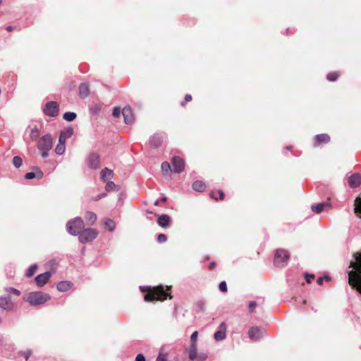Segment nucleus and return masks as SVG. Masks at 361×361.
Wrapping results in <instances>:
<instances>
[{
    "label": "nucleus",
    "instance_id": "nucleus-1",
    "mask_svg": "<svg viewBox=\"0 0 361 361\" xmlns=\"http://www.w3.org/2000/svg\"><path fill=\"white\" fill-rule=\"evenodd\" d=\"M353 268L348 272V283L361 294V252L355 255V261L350 262Z\"/></svg>",
    "mask_w": 361,
    "mask_h": 361
},
{
    "label": "nucleus",
    "instance_id": "nucleus-2",
    "mask_svg": "<svg viewBox=\"0 0 361 361\" xmlns=\"http://www.w3.org/2000/svg\"><path fill=\"white\" fill-rule=\"evenodd\" d=\"M51 299V296L46 293L41 291L31 292L27 295V302L32 306H37L44 304Z\"/></svg>",
    "mask_w": 361,
    "mask_h": 361
},
{
    "label": "nucleus",
    "instance_id": "nucleus-3",
    "mask_svg": "<svg viewBox=\"0 0 361 361\" xmlns=\"http://www.w3.org/2000/svg\"><path fill=\"white\" fill-rule=\"evenodd\" d=\"M85 227V224L81 217H75L66 224L68 233L71 235H78Z\"/></svg>",
    "mask_w": 361,
    "mask_h": 361
},
{
    "label": "nucleus",
    "instance_id": "nucleus-4",
    "mask_svg": "<svg viewBox=\"0 0 361 361\" xmlns=\"http://www.w3.org/2000/svg\"><path fill=\"white\" fill-rule=\"evenodd\" d=\"M169 294L164 290V286H159L153 288V290L145 295V300L151 302L154 300H164Z\"/></svg>",
    "mask_w": 361,
    "mask_h": 361
},
{
    "label": "nucleus",
    "instance_id": "nucleus-5",
    "mask_svg": "<svg viewBox=\"0 0 361 361\" xmlns=\"http://www.w3.org/2000/svg\"><path fill=\"white\" fill-rule=\"evenodd\" d=\"M98 235V232L95 228H87L82 229L78 235L80 243L84 244L94 240Z\"/></svg>",
    "mask_w": 361,
    "mask_h": 361
},
{
    "label": "nucleus",
    "instance_id": "nucleus-6",
    "mask_svg": "<svg viewBox=\"0 0 361 361\" xmlns=\"http://www.w3.org/2000/svg\"><path fill=\"white\" fill-rule=\"evenodd\" d=\"M289 253L286 250H277L275 254L274 263L278 267H283L287 264Z\"/></svg>",
    "mask_w": 361,
    "mask_h": 361
},
{
    "label": "nucleus",
    "instance_id": "nucleus-7",
    "mask_svg": "<svg viewBox=\"0 0 361 361\" xmlns=\"http://www.w3.org/2000/svg\"><path fill=\"white\" fill-rule=\"evenodd\" d=\"M43 112L46 116L56 117L59 113V105L56 102H49L45 104Z\"/></svg>",
    "mask_w": 361,
    "mask_h": 361
},
{
    "label": "nucleus",
    "instance_id": "nucleus-8",
    "mask_svg": "<svg viewBox=\"0 0 361 361\" xmlns=\"http://www.w3.org/2000/svg\"><path fill=\"white\" fill-rule=\"evenodd\" d=\"M39 150H51L52 148V138L50 134H47L39 138L37 144Z\"/></svg>",
    "mask_w": 361,
    "mask_h": 361
},
{
    "label": "nucleus",
    "instance_id": "nucleus-9",
    "mask_svg": "<svg viewBox=\"0 0 361 361\" xmlns=\"http://www.w3.org/2000/svg\"><path fill=\"white\" fill-rule=\"evenodd\" d=\"M173 169L175 173H180L185 169V162L183 159L179 157H174L171 160Z\"/></svg>",
    "mask_w": 361,
    "mask_h": 361
},
{
    "label": "nucleus",
    "instance_id": "nucleus-10",
    "mask_svg": "<svg viewBox=\"0 0 361 361\" xmlns=\"http://www.w3.org/2000/svg\"><path fill=\"white\" fill-rule=\"evenodd\" d=\"M86 161L90 168L97 169L99 166L100 158L97 154L92 153L88 156Z\"/></svg>",
    "mask_w": 361,
    "mask_h": 361
},
{
    "label": "nucleus",
    "instance_id": "nucleus-11",
    "mask_svg": "<svg viewBox=\"0 0 361 361\" xmlns=\"http://www.w3.org/2000/svg\"><path fill=\"white\" fill-rule=\"evenodd\" d=\"M14 304L10 296H0V309L11 311L13 309Z\"/></svg>",
    "mask_w": 361,
    "mask_h": 361
},
{
    "label": "nucleus",
    "instance_id": "nucleus-12",
    "mask_svg": "<svg viewBox=\"0 0 361 361\" xmlns=\"http://www.w3.org/2000/svg\"><path fill=\"white\" fill-rule=\"evenodd\" d=\"M50 277H51V272L46 271L43 274L37 275L35 277V281L39 287H42L48 282Z\"/></svg>",
    "mask_w": 361,
    "mask_h": 361
},
{
    "label": "nucleus",
    "instance_id": "nucleus-13",
    "mask_svg": "<svg viewBox=\"0 0 361 361\" xmlns=\"http://www.w3.org/2000/svg\"><path fill=\"white\" fill-rule=\"evenodd\" d=\"M348 185L350 188H357L361 185V174L355 173L348 177Z\"/></svg>",
    "mask_w": 361,
    "mask_h": 361
},
{
    "label": "nucleus",
    "instance_id": "nucleus-14",
    "mask_svg": "<svg viewBox=\"0 0 361 361\" xmlns=\"http://www.w3.org/2000/svg\"><path fill=\"white\" fill-rule=\"evenodd\" d=\"M121 112L124 118V122L126 124H130L133 122L134 116L130 106H125Z\"/></svg>",
    "mask_w": 361,
    "mask_h": 361
},
{
    "label": "nucleus",
    "instance_id": "nucleus-15",
    "mask_svg": "<svg viewBox=\"0 0 361 361\" xmlns=\"http://www.w3.org/2000/svg\"><path fill=\"white\" fill-rule=\"evenodd\" d=\"M226 326L224 322H221L219 325V329L214 333V339L217 341H223L226 338Z\"/></svg>",
    "mask_w": 361,
    "mask_h": 361
},
{
    "label": "nucleus",
    "instance_id": "nucleus-16",
    "mask_svg": "<svg viewBox=\"0 0 361 361\" xmlns=\"http://www.w3.org/2000/svg\"><path fill=\"white\" fill-rule=\"evenodd\" d=\"M263 332L258 327H252L248 332L249 338L252 341H257L262 336Z\"/></svg>",
    "mask_w": 361,
    "mask_h": 361
},
{
    "label": "nucleus",
    "instance_id": "nucleus-17",
    "mask_svg": "<svg viewBox=\"0 0 361 361\" xmlns=\"http://www.w3.org/2000/svg\"><path fill=\"white\" fill-rule=\"evenodd\" d=\"M35 172H28V173H25V179H27V180H31V179H34V178L41 179L43 177L44 173L39 168L37 167L35 169Z\"/></svg>",
    "mask_w": 361,
    "mask_h": 361
},
{
    "label": "nucleus",
    "instance_id": "nucleus-18",
    "mask_svg": "<svg viewBox=\"0 0 361 361\" xmlns=\"http://www.w3.org/2000/svg\"><path fill=\"white\" fill-rule=\"evenodd\" d=\"M314 146L317 147L322 143H328L330 141V137L328 134H319L316 135Z\"/></svg>",
    "mask_w": 361,
    "mask_h": 361
},
{
    "label": "nucleus",
    "instance_id": "nucleus-19",
    "mask_svg": "<svg viewBox=\"0 0 361 361\" xmlns=\"http://www.w3.org/2000/svg\"><path fill=\"white\" fill-rule=\"evenodd\" d=\"M73 133V130L71 128H68L61 131L59 140L66 142V140L71 137Z\"/></svg>",
    "mask_w": 361,
    "mask_h": 361
},
{
    "label": "nucleus",
    "instance_id": "nucleus-20",
    "mask_svg": "<svg viewBox=\"0 0 361 361\" xmlns=\"http://www.w3.org/2000/svg\"><path fill=\"white\" fill-rule=\"evenodd\" d=\"M161 142L162 137L159 134H154L150 137L149 143L152 147L157 148L159 147Z\"/></svg>",
    "mask_w": 361,
    "mask_h": 361
},
{
    "label": "nucleus",
    "instance_id": "nucleus-21",
    "mask_svg": "<svg viewBox=\"0 0 361 361\" xmlns=\"http://www.w3.org/2000/svg\"><path fill=\"white\" fill-rule=\"evenodd\" d=\"M85 219L90 226H92L97 221V216L95 213L87 211L85 212Z\"/></svg>",
    "mask_w": 361,
    "mask_h": 361
},
{
    "label": "nucleus",
    "instance_id": "nucleus-22",
    "mask_svg": "<svg viewBox=\"0 0 361 361\" xmlns=\"http://www.w3.org/2000/svg\"><path fill=\"white\" fill-rule=\"evenodd\" d=\"M329 206L328 203L321 202L312 204L311 209L315 214H319L324 211L326 207H329Z\"/></svg>",
    "mask_w": 361,
    "mask_h": 361
},
{
    "label": "nucleus",
    "instance_id": "nucleus-23",
    "mask_svg": "<svg viewBox=\"0 0 361 361\" xmlns=\"http://www.w3.org/2000/svg\"><path fill=\"white\" fill-rule=\"evenodd\" d=\"M170 217L166 214L161 215L157 220L159 226L162 228H166L169 226Z\"/></svg>",
    "mask_w": 361,
    "mask_h": 361
},
{
    "label": "nucleus",
    "instance_id": "nucleus-24",
    "mask_svg": "<svg viewBox=\"0 0 361 361\" xmlns=\"http://www.w3.org/2000/svg\"><path fill=\"white\" fill-rule=\"evenodd\" d=\"M71 283L66 281H61L56 286L58 290L61 292L67 291L71 288Z\"/></svg>",
    "mask_w": 361,
    "mask_h": 361
},
{
    "label": "nucleus",
    "instance_id": "nucleus-25",
    "mask_svg": "<svg viewBox=\"0 0 361 361\" xmlns=\"http://www.w3.org/2000/svg\"><path fill=\"white\" fill-rule=\"evenodd\" d=\"M90 92L88 85L85 83H82L79 86V94L80 97L85 98L88 96Z\"/></svg>",
    "mask_w": 361,
    "mask_h": 361
},
{
    "label": "nucleus",
    "instance_id": "nucleus-26",
    "mask_svg": "<svg viewBox=\"0 0 361 361\" xmlns=\"http://www.w3.org/2000/svg\"><path fill=\"white\" fill-rule=\"evenodd\" d=\"M355 213L361 218V194L356 198L355 201Z\"/></svg>",
    "mask_w": 361,
    "mask_h": 361
},
{
    "label": "nucleus",
    "instance_id": "nucleus-27",
    "mask_svg": "<svg viewBox=\"0 0 361 361\" xmlns=\"http://www.w3.org/2000/svg\"><path fill=\"white\" fill-rule=\"evenodd\" d=\"M113 176V171L107 168H104L101 171V179L106 181V178H111Z\"/></svg>",
    "mask_w": 361,
    "mask_h": 361
},
{
    "label": "nucleus",
    "instance_id": "nucleus-28",
    "mask_svg": "<svg viewBox=\"0 0 361 361\" xmlns=\"http://www.w3.org/2000/svg\"><path fill=\"white\" fill-rule=\"evenodd\" d=\"M206 186L202 181L196 180L192 183V188L197 192H202L204 190Z\"/></svg>",
    "mask_w": 361,
    "mask_h": 361
},
{
    "label": "nucleus",
    "instance_id": "nucleus-29",
    "mask_svg": "<svg viewBox=\"0 0 361 361\" xmlns=\"http://www.w3.org/2000/svg\"><path fill=\"white\" fill-rule=\"evenodd\" d=\"M197 344L191 343L190 348L188 351L189 358L194 360L197 355Z\"/></svg>",
    "mask_w": 361,
    "mask_h": 361
},
{
    "label": "nucleus",
    "instance_id": "nucleus-30",
    "mask_svg": "<svg viewBox=\"0 0 361 361\" xmlns=\"http://www.w3.org/2000/svg\"><path fill=\"white\" fill-rule=\"evenodd\" d=\"M65 143L64 142L59 140V144L55 148V152L57 154L61 155L64 153L66 149Z\"/></svg>",
    "mask_w": 361,
    "mask_h": 361
},
{
    "label": "nucleus",
    "instance_id": "nucleus-31",
    "mask_svg": "<svg viewBox=\"0 0 361 361\" xmlns=\"http://www.w3.org/2000/svg\"><path fill=\"white\" fill-rule=\"evenodd\" d=\"M104 226L111 232H113L116 228V223L110 219H108L104 221Z\"/></svg>",
    "mask_w": 361,
    "mask_h": 361
},
{
    "label": "nucleus",
    "instance_id": "nucleus-32",
    "mask_svg": "<svg viewBox=\"0 0 361 361\" xmlns=\"http://www.w3.org/2000/svg\"><path fill=\"white\" fill-rule=\"evenodd\" d=\"M210 196L215 200H223L224 193L222 190L213 191L210 193Z\"/></svg>",
    "mask_w": 361,
    "mask_h": 361
},
{
    "label": "nucleus",
    "instance_id": "nucleus-33",
    "mask_svg": "<svg viewBox=\"0 0 361 361\" xmlns=\"http://www.w3.org/2000/svg\"><path fill=\"white\" fill-rule=\"evenodd\" d=\"M63 118L67 121H72L76 118V114L68 111L63 114Z\"/></svg>",
    "mask_w": 361,
    "mask_h": 361
},
{
    "label": "nucleus",
    "instance_id": "nucleus-34",
    "mask_svg": "<svg viewBox=\"0 0 361 361\" xmlns=\"http://www.w3.org/2000/svg\"><path fill=\"white\" fill-rule=\"evenodd\" d=\"M39 135V132L37 126L33 127L30 130V138L32 140H36Z\"/></svg>",
    "mask_w": 361,
    "mask_h": 361
},
{
    "label": "nucleus",
    "instance_id": "nucleus-35",
    "mask_svg": "<svg viewBox=\"0 0 361 361\" xmlns=\"http://www.w3.org/2000/svg\"><path fill=\"white\" fill-rule=\"evenodd\" d=\"M4 290L8 294H14L17 296H19L20 295V290L13 287H6L4 288Z\"/></svg>",
    "mask_w": 361,
    "mask_h": 361
},
{
    "label": "nucleus",
    "instance_id": "nucleus-36",
    "mask_svg": "<svg viewBox=\"0 0 361 361\" xmlns=\"http://www.w3.org/2000/svg\"><path fill=\"white\" fill-rule=\"evenodd\" d=\"M12 162L16 168H19L22 166L23 159L20 157L16 156L13 158Z\"/></svg>",
    "mask_w": 361,
    "mask_h": 361
},
{
    "label": "nucleus",
    "instance_id": "nucleus-37",
    "mask_svg": "<svg viewBox=\"0 0 361 361\" xmlns=\"http://www.w3.org/2000/svg\"><path fill=\"white\" fill-rule=\"evenodd\" d=\"M37 264H32L27 270V272H26V276L27 277H30L32 276L35 272L37 270Z\"/></svg>",
    "mask_w": 361,
    "mask_h": 361
},
{
    "label": "nucleus",
    "instance_id": "nucleus-38",
    "mask_svg": "<svg viewBox=\"0 0 361 361\" xmlns=\"http://www.w3.org/2000/svg\"><path fill=\"white\" fill-rule=\"evenodd\" d=\"M339 74L338 72H332L327 75V80L331 82L336 81L337 78H338Z\"/></svg>",
    "mask_w": 361,
    "mask_h": 361
},
{
    "label": "nucleus",
    "instance_id": "nucleus-39",
    "mask_svg": "<svg viewBox=\"0 0 361 361\" xmlns=\"http://www.w3.org/2000/svg\"><path fill=\"white\" fill-rule=\"evenodd\" d=\"M161 170L164 172V173H169L171 171V166L169 164V162L167 161H164L161 164Z\"/></svg>",
    "mask_w": 361,
    "mask_h": 361
},
{
    "label": "nucleus",
    "instance_id": "nucleus-40",
    "mask_svg": "<svg viewBox=\"0 0 361 361\" xmlns=\"http://www.w3.org/2000/svg\"><path fill=\"white\" fill-rule=\"evenodd\" d=\"M207 358V355L206 353H199L197 355L195 361H206Z\"/></svg>",
    "mask_w": 361,
    "mask_h": 361
},
{
    "label": "nucleus",
    "instance_id": "nucleus-41",
    "mask_svg": "<svg viewBox=\"0 0 361 361\" xmlns=\"http://www.w3.org/2000/svg\"><path fill=\"white\" fill-rule=\"evenodd\" d=\"M116 188V185L114 182L112 181H108L106 183V190L109 192V191H112L115 189Z\"/></svg>",
    "mask_w": 361,
    "mask_h": 361
},
{
    "label": "nucleus",
    "instance_id": "nucleus-42",
    "mask_svg": "<svg viewBox=\"0 0 361 361\" xmlns=\"http://www.w3.org/2000/svg\"><path fill=\"white\" fill-rule=\"evenodd\" d=\"M219 288L221 292L226 293L227 291V285L226 281H221L219 283Z\"/></svg>",
    "mask_w": 361,
    "mask_h": 361
},
{
    "label": "nucleus",
    "instance_id": "nucleus-43",
    "mask_svg": "<svg viewBox=\"0 0 361 361\" xmlns=\"http://www.w3.org/2000/svg\"><path fill=\"white\" fill-rule=\"evenodd\" d=\"M167 240V237L165 234H159L158 236H157V241L159 243H164L166 242Z\"/></svg>",
    "mask_w": 361,
    "mask_h": 361
},
{
    "label": "nucleus",
    "instance_id": "nucleus-44",
    "mask_svg": "<svg viewBox=\"0 0 361 361\" xmlns=\"http://www.w3.org/2000/svg\"><path fill=\"white\" fill-rule=\"evenodd\" d=\"M197 336H198L197 331H194L192 334V335L190 336L191 343L197 344Z\"/></svg>",
    "mask_w": 361,
    "mask_h": 361
},
{
    "label": "nucleus",
    "instance_id": "nucleus-45",
    "mask_svg": "<svg viewBox=\"0 0 361 361\" xmlns=\"http://www.w3.org/2000/svg\"><path fill=\"white\" fill-rule=\"evenodd\" d=\"M156 361H167V355L166 354L159 353Z\"/></svg>",
    "mask_w": 361,
    "mask_h": 361
},
{
    "label": "nucleus",
    "instance_id": "nucleus-46",
    "mask_svg": "<svg viewBox=\"0 0 361 361\" xmlns=\"http://www.w3.org/2000/svg\"><path fill=\"white\" fill-rule=\"evenodd\" d=\"M121 115V109L119 107H114L113 110V116L114 117H119Z\"/></svg>",
    "mask_w": 361,
    "mask_h": 361
},
{
    "label": "nucleus",
    "instance_id": "nucleus-47",
    "mask_svg": "<svg viewBox=\"0 0 361 361\" xmlns=\"http://www.w3.org/2000/svg\"><path fill=\"white\" fill-rule=\"evenodd\" d=\"M106 194L105 192L101 193V194H99V195H97V196H95V197H92V200H94V201H98V200H99L100 199H102V198H103V197H106Z\"/></svg>",
    "mask_w": 361,
    "mask_h": 361
},
{
    "label": "nucleus",
    "instance_id": "nucleus-48",
    "mask_svg": "<svg viewBox=\"0 0 361 361\" xmlns=\"http://www.w3.org/2000/svg\"><path fill=\"white\" fill-rule=\"evenodd\" d=\"M248 306H249V310H250V312H253V311H254V310H255V307H256V306H257V304H256V302H255V301H251V302H250V303H249V305H248Z\"/></svg>",
    "mask_w": 361,
    "mask_h": 361
},
{
    "label": "nucleus",
    "instance_id": "nucleus-49",
    "mask_svg": "<svg viewBox=\"0 0 361 361\" xmlns=\"http://www.w3.org/2000/svg\"><path fill=\"white\" fill-rule=\"evenodd\" d=\"M191 100H192V96L190 94H186L185 96V102H183L181 103V105L184 106L185 102H190Z\"/></svg>",
    "mask_w": 361,
    "mask_h": 361
},
{
    "label": "nucleus",
    "instance_id": "nucleus-50",
    "mask_svg": "<svg viewBox=\"0 0 361 361\" xmlns=\"http://www.w3.org/2000/svg\"><path fill=\"white\" fill-rule=\"evenodd\" d=\"M314 278V274H305L306 281L309 283L311 282V280L313 279Z\"/></svg>",
    "mask_w": 361,
    "mask_h": 361
},
{
    "label": "nucleus",
    "instance_id": "nucleus-51",
    "mask_svg": "<svg viewBox=\"0 0 361 361\" xmlns=\"http://www.w3.org/2000/svg\"><path fill=\"white\" fill-rule=\"evenodd\" d=\"M23 355L25 356L26 360H28L29 357L32 354V350H27L25 352L23 353Z\"/></svg>",
    "mask_w": 361,
    "mask_h": 361
},
{
    "label": "nucleus",
    "instance_id": "nucleus-52",
    "mask_svg": "<svg viewBox=\"0 0 361 361\" xmlns=\"http://www.w3.org/2000/svg\"><path fill=\"white\" fill-rule=\"evenodd\" d=\"M135 361H145V356L140 353L136 356Z\"/></svg>",
    "mask_w": 361,
    "mask_h": 361
},
{
    "label": "nucleus",
    "instance_id": "nucleus-53",
    "mask_svg": "<svg viewBox=\"0 0 361 361\" xmlns=\"http://www.w3.org/2000/svg\"><path fill=\"white\" fill-rule=\"evenodd\" d=\"M42 152V158H47L49 155V152L50 150H45V149H42V150H40Z\"/></svg>",
    "mask_w": 361,
    "mask_h": 361
},
{
    "label": "nucleus",
    "instance_id": "nucleus-54",
    "mask_svg": "<svg viewBox=\"0 0 361 361\" xmlns=\"http://www.w3.org/2000/svg\"><path fill=\"white\" fill-rule=\"evenodd\" d=\"M323 281H324V278L323 277H319V278L317 279V283L319 285H322Z\"/></svg>",
    "mask_w": 361,
    "mask_h": 361
},
{
    "label": "nucleus",
    "instance_id": "nucleus-55",
    "mask_svg": "<svg viewBox=\"0 0 361 361\" xmlns=\"http://www.w3.org/2000/svg\"><path fill=\"white\" fill-rule=\"evenodd\" d=\"M214 266H215V262H211V263L209 264V269H212L213 267H214Z\"/></svg>",
    "mask_w": 361,
    "mask_h": 361
},
{
    "label": "nucleus",
    "instance_id": "nucleus-56",
    "mask_svg": "<svg viewBox=\"0 0 361 361\" xmlns=\"http://www.w3.org/2000/svg\"><path fill=\"white\" fill-rule=\"evenodd\" d=\"M6 30H7L8 31H11V30H13V27L12 26H8V27H6Z\"/></svg>",
    "mask_w": 361,
    "mask_h": 361
},
{
    "label": "nucleus",
    "instance_id": "nucleus-57",
    "mask_svg": "<svg viewBox=\"0 0 361 361\" xmlns=\"http://www.w3.org/2000/svg\"><path fill=\"white\" fill-rule=\"evenodd\" d=\"M286 149H288V150H291L292 146L291 145L287 146Z\"/></svg>",
    "mask_w": 361,
    "mask_h": 361
},
{
    "label": "nucleus",
    "instance_id": "nucleus-58",
    "mask_svg": "<svg viewBox=\"0 0 361 361\" xmlns=\"http://www.w3.org/2000/svg\"><path fill=\"white\" fill-rule=\"evenodd\" d=\"M324 279H325L326 281H329V280H330V277H329V276H325V277L324 278Z\"/></svg>",
    "mask_w": 361,
    "mask_h": 361
},
{
    "label": "nucleus",
    "instance_id": "nucleus-59",
    "mask_svg": "<svg viewBox=\"0 0 361 361\" xmlns=\"http://www.w3.org/2000/svg\"><path fill=\"white\" fill-rule=\"evenodd\" d=\"M158 204H159V202H158V200H157V201L154 202V204H155V205H158Z\"/></svg>",
    "mask_w": 361,
    "mask_h": 361
},
{
    "label": "nucleus",
    "instance_id": "nucleus-60",
    "mask_svg": "<svg viewBox=\"0 0 361 361\" xmlns=\"http://www.w3.org/2000/svg\"><path fill=\"white\" fill-rule=\"evenodd\" d=\"M163 200H164V201H166V197H164V198H163Z\"/></svg>",
    "mask_w": 361,
    "mask_h": 361
},
{
    "label": "nucleus",
    "instance_id": "nucleus-61",
    "mask_svg": "<svg viewBox=\"0 0 361 361\" xmlns=\"http://www.w3.org/2000/svg\"><path fill=\"white\" fill-rule=\"evenodd\" d=\"M2 0H0V4H1Z\"/></svg>",
    "mask_w": 361,
    "mask_h": 361
}]
</instances>
